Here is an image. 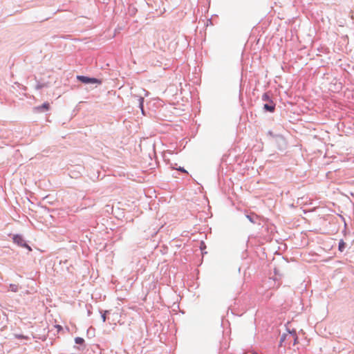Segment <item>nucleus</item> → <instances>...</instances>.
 <instances>
[{"mask_svg": "<svg viewBox=\"0 0 354 354\" xmlns=\"http://www.w3.org/2000/svg\"><path fill=\"white\" fill-rule=\"evenodd\" d=\"M50 104L48 102L44 103L41 106H38L34 108V111L37 113H40L43 111H46L49 110Z\"/></svg>", "mask_w": 354, "mask_h": 354, "instance_id": "nucleus-3", "label": "nucleus"}, {"mask_svg": "<svg viewBox=\"0 0 354 354\" xmlns=\"http://www.w3.org/2000/svg\"><path fill=\"white\" fill-rule=\"evenodd\" d=\"M264 109L268 111L273 112L274 111L275 107H274V105H270V104H266L264 105Z\"/></svg>", "mask_w": 354, "mask_h": 354, "instance_id": "nucleus-5", "label": "nucleus"}, {"mask_svg": "<svg viewBox=\"0 0 354 354\" xmlns=\"http://www.w3.org/2000/svg\"><path fill=\"white\" fill-rule=\"evenodd\" d=\"M247 218L251 221V222H253L252 218H250V216H247Z\"/></svg>", "mask_w": 354, "mask_h": 354, "instance_id": "nucleus-13", "label": "nucleus"}, {"mask_svg": "<svg viewBox=\"0 0 354 354\" xmlns=\"http://www.w3.org/2000/svg\"><path fill=\"white\" fill-rule=\"evenodd\" d=\"M77 79L84 84H101V81L93 77H88L83 75L77 76Z\"/></svg>", "mask_w": 354, "mask_h": 354, "instance_id": "nucleus-1", "label": "nucleus"}, {"mask_svg": "<svg viewBox=\"0 0 354 354\" xmlns=\"http://www.w3.org/2000/svg\"><path fill=\"white\" fill-rule=\"evenodd\" d=\"M102 317L103 322H104L106 321V315H103Z\"/></svg>", "mask_w": 354, "mask_h": 354, "instance_id": "nucleus-12", "label": "nucleus"}, {"mask_svg": "<svg viewBox=\"0 0 354 354\" xmlns=\"http://www.w3.org/2000/svg\"><path fill=\"white\" fill-rule=\"evenodd\" d=\"M267 98H268V95H267V94H264V95H263V100H266Z\"/></svg>", "mask_w": 354, "mask_h": 354, "instance_id": "nucleus-11", "label": "nucleus"}, {"mask_svg": "<svg viewBox=\"0 0 354 354\" xmlns=\"http://www.w3.org/2000/svg\"><path fill=\"white\" fill-rule=\"evenodd\" d=\"M13 241L21 247L26 248L29 251L32 250L31 248L26 243L23 237L20 235H15L13 236Z\"/></svg>", "mask_w": 354, "mask_h": 354, "instance_id": "nucleus-2", "label": "nucleus"}, {"mask_svg": "<svg viewBox=\"0 0 354 354\" xmlns=\"http://www.w3.org/2000/svg\"><path fill=\"white\" fill-rule=\"evenodd\" d=\"M286 337H288V339H292L294 341V344H297L298 338L295 331L289 332L288 335H284V336L281 337V342H283L284 339H286Z\"/></svg>", "mask_w": 354, "mask_h": 354, "instance_id": "nucleus-4", "label": "nucleus"}, {"mask_svg": "<svg viewBox=\"0 0 354 354\" xmlns=\"http://www.w3.org/2000/svg\"><path fill=\"white\" fill-rule=\"evenodd\" d=\"M75 342L77 344H82L84 342V339L82 337H75Z\"/></svg>", "mask_w": 354, "mask_h": 354, "instance_id": "nucleus-6", "label": "nucleus"}, {"mask_svg": "<svg viewBox=\"0 0 354 354\" xmlns=\"http://www.w3.org/2000/svg\"><path fill=\"white\" fill-rule=\"evenodd\" d=\"M178 170L181 171L185 172V173H187V171H186V170H185V169H184L183 168H182V167H179V168L178 169Z\"/></svg>", "mask_w": 354, "mask_h": 354, "instance_id": "nucleus-10", "label": "nucleus"}, {"mask_svg": "<svg viewBox=\"0 0 354 354\" xmlns=\"http://www.w3.org/2000/svg\"><path fill=\"white\" fill-rule=\"evenodd\" d=\"M143 101H144V99L141 97L140 99V109L142 112H143Z\"/></svg>", "mask_w": 354, "mask_h": 354, "instance_id": "nucleus-8", "label": "nucleus"}, {"mask_svg": "<svg viewBox=\"0 0 354 354\" xmlns=\"http://www.w3.org/2000/svg\"><path fill=\"white\" fill-rule=\"evenodd\" d=\"M344 247H345V243H344L343 241H342L339 243V250L340 251H343V250H344Z\"/></svg>", "mask_w": 354, "mask_h": 354, "instance_id": "nucleus-7", "label": "nucleus"}, {"mask_svg": "<svg viewBox=\"0 0 354 354\" xmlns=\"http://www.w3.org/2000/svg\"><path fill=\"white\" fill-rule=\"evenodd\" d=\"M55 328L57 329L58 331H60L61 330H62V327L60 325H56Z\"/></svg>", "mask_w": 354, "mask_h": 354, "instance_id": "nucleus-9", "label": "nucleus"}]
</instances>
